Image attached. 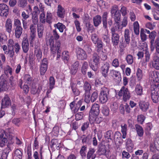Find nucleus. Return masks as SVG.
I'll use <instances>...</instances> for the list:
<instances>
[{
	"label": "nucleus",
	"mask_w": 159,
	"mask_h": 159,
	"mask_svg": "<svg viewBox=\"0 0 159 159\" xmlns=\"http://www.w3.org/2000/svg\"><path fill=\"white\" fill-rule=\"evenodd\" d=\"M111 41L113 46H117L119 43L120 36L116 32H111Z\"/></svg>",
	"instance_id": "21"
},
{
	"label": "nucleus",
	"mask_w": 159,
	"mask_h": 159,
	"mask_svg": "<svg viewBox=\"0 0 159 159\" xmlns=\"http://www.w3.org/2000/svg\"><path fill=\"white\" fill-rule=\"evenodd\" d=\"M153 83L151 85V98L154 103H157L159 101V73L152 72Z\"/></svg>",
	"instance_id": "1"
},
{
	"label": "nucleus",
	"mask_w": 159,
	"mask_h": 159,
	"mask_svg": "<svg viewBox=\"0 0 159 159\" xmlns=\"http://www.w3.org/2000/svg\"><path fill=\"white\" fill-rule=\"evenodd\" d=\"M11 102L10 98L7 95L5 96L2 100V106L4 107H7L10 105Z\"/></svg>",
	"instance_id": "26"
},
{
	"label": "nucleus",
	"mask_w": 159,
	"mask_h": 159,
	"mask_svg": "<svg viewBox=\"0 0 159 159\" xmlns=\"http://www.w3.org/2000/svg\"><path fill=\"white\" fill-rule=\"evenodd\" d=\"M84 116L83 112H78L75 114V119L76 120H79L82 119Z\"/></svg>",
	"instance_id": "57"
},
{
	"label": "nucleus",
	"mask_w": 159,
	"mask_h": 159,
	"mask_svg": "<svg viewBox=\"0 0 159 159\" xmlns=\"http://www.w3.org/2000/svg\"><path fill=\"white\" fill-rule=\"evenodd\" d=\"M29 43L27 38H24L22 42V47L23 51L25 53H27L29 49Z\"/></svg>",
	"instance_id": "20"
},
{
	"label": "nucleus",
	"mask_w": 159,
	"mask_h": 159,
	"mask_svg": "<svg viewBox=\"0 0 159 159\" xmlns=\"http://www.w3.org/2000/svg\"><path fill=\"white\" fill-rule=\"evenodd\" d=\"M91 39L93 43L95 44H96V43H97L99 41L102 40L99 38L98 35L95 33L91 34Z\"/></svg>",
	"instance_id": "44"
},
{
	"label": "nucleus",
	"mask_w": 159,
	"mask_h": 159,
	"mask_svg": "<svg viewBox=\"0 0 159 159\" xmlns=\"http://www.w3.org/2000/svg\"><path fill=\"white\" fill-rule=\"evenodd\" d=\"M60 38V36L57 33L56 28L53 30L52 31V35L50 36L49 38L47 39H46V44L47 46L51 47V49L54 52V48H55L54 46H55L54 44V40H57Z\"/></svg>",
	"instance_id": "4"
},
{
	"label": "nucleus",
	"mask_w": 159,
	"mask_h": 159,
	"mask_svg": "<svg viewBox=\"0 0 159 159\" xmlns=\"http://www.w3.org/2000/svg\"><path fill=\"white\" fill-rule=\"evenodd\" d=\"M4 73L6 77L8 78L9 77V74L10 75H12V68L9 65L6 66L3 69Z\"/></svg>",
	"instance_id": "36"
},
{
	"label": "nucleus",
	"mask_w": 159,
	"mask_h": 159,
	"mask_svg": "<svg viewBox=\"0 0 159 159\" xmlns=\"http://www.w3.org/2000/svg\"><path fill=\"white\" fill-rule=\"evenodd\" d=\"M145 118V117L143 115H139L137 116V121L139 123L141 124H143Z\"/></svg>",
	"instance_id": "59"
},
{
	"label": "nucleus",
	"mask_w": 159,
	"mask_h": 159,
	"mask_svg": "<svg viewBox=\"0 0 159 159\" xmlns=\"http://www.w3.org/2000/svg\"><path fill=\"white\" fill-rule=\"evenodd\" d=\"M120 123L116 120H113L112 121V127L113 128L116 129H118L120 126Z\"/></svg>",
	"instance_id": "62"
},
{
	"label": "nucleus",
	"mask_w": 159,
	"mask_h": 159,
	"mask_svg": "<svg viewBox=\"0 0 159 159\" xmlns=\"http://www.w3.org/2000/svg\"><path fill=\"white\" fill-rule=\"evenodd\" d=\"M23 119L21 118H14L12 120L13 123L16 126H19L23 122Z\"/></svg>",
	"instance_id": "55"
},
{
	"label": "nucleus",
	"mask_w": 159,
	"mask_h": 159,
	"mask_svg": "<svg viewBox=\"0 0 159 159\" xmlns=\"http://www.w3.org/2000/svg\"><path fill=\"white\" fill-rule=\"evenodd\" d=\"M55 80L54 77L52 76H50L49 78V87L51 89H53L55 84Z\"/></svg>",
	"instance_id": "60"
},
{
	"label": "nucleus",
	"mask_w": 159,
	"mask_h": 159,
	"mask_svg": "<svg viewBox=\"0 0 159 159\" xmlns=\"http://www.w3.org/2000/svg\"><path fill=\"white\" fill-rule=\"evenodd\" d=\"M14 134L9 131V130H5L1 131L0 133V147H4L7 142V139L12 140Z\"/></svg>",
	"instance_id": "3"
},
{
	"label": "nucleus",
	"mask_w": 159,
	"mask_h": 159,
	"mask_svg": "<svg viewBox=\"0 0 159 159\" xmlns=\"http://www.w3.org/2000/svg\"><path fill=\"white\" fill-rule=\"evenodd\" d=\"M7 38L4 33H0V44H4L6 43Z\"/></svg>",
	"instance_id": "42"
},
{
	"label": "nucleus",
	"mask_w": 159,
	"mask_h": 159,
	"mask_svg": "<svg viewBox=\"0 0 159 159\" xmlns=\"http://www.w3.org/2000/svg\"><path fill=\"white\" fill-rule=\"evenodd\" d=\"M133 30L134 34L138 35L139 34V25L137 21H135L133 24Z\"/></svg>",
	"instance_id": "38"
},
{
	"label": "nucleus",
	"mask_w": 159,
	"mask_h": 159,
	"mask_svg": "<svg viewBox=\"0 0 159 159\" xmlns=\"http://www.w3.org/2000/svg\"><path fill=\"white\" fill-rule=\"evenodd\" d=\"M145 32V30L143 28H141L140 29V36L141 40L143 42L146 41L147 39V36Z\"/></svg>",
	"instance_id": "52"
},
{
	"label": "nucleus",
	"mask_w": 159,
	"mask_h": 159,
	"mask_svg": "<svg viewBox=\"0 0 159 159\" xmlns=\"http://www.w3.org/2000/svg\"><path fill=\"white\" fill-rule=\"evenodd\" d=\"M149 103L145 101H140L139 103L140 109L143 112H146L149 108Z\"/></svg>",
	"instance_id": "25"
},
{
	"label": "nucleus",
	"mask_w": 159,
	"mask_h": 159,
	"mask_svg": "<svg viewBox=\"0 0 159 159\" xmlns=\"http://www.w3.org/2000/svg\"><path fill=\"white\" fill-rule=\"evenodd\" d=\"M100 63V57L96 52H94L92 56L90 66L92 69L96 71H97L98 65Z\"/></svg>",
	"instance_id": "6"
},
{
	"label": "nucleus",
	"mask_w": 159,
	"mask_h": 159,
	"mask_svg": "<svg viewBox=\"0 0 159 159\" xmlns=\"http://www.w3.org/2000/svg\"><path fill=\"white\" fill-rule=\"evenodd\" d=\"M76 56L77 58L79 60H86L87 55L86 52L83 49L79 48L76 50Z\"/></svg>",
	"instance_id": "15"
},
{
	"label": "nucleus",
	"mask_w": 159,
	"mask_h": 159,
	"mask_svg": "<svg viewBox=\"0 0 159 159\" xmlns=\"http://www.w3.org/2000/svg\"><path fill=\"white\" fill-rule=\"evenodd\" d=\"M120 11L123 16L124 17L126 16H125L127 14V8L125 7L124 6H121V9L120 10Z\"/></svg>",
	"instance_id": "61"
},
{
	"label": "nucleus",
	"mask_w": 159,
	"mask_h": 159,
	"mask_svg": "<svg viewBox=\"0 0 159 159\" xmlns=\"http://www.w3.org/2000/svg\"><path fill=\"white\" fill-rule=\"evenodd\" d=\"M14 50L16 54L18 53L21 49L20 46L18 43H16L13 47Z\"/></svg>",
	"instance_id": "63"
},
{
	"label": "nucleus",
	"mask_w": 159,
	"mask_h": 159,
	"mask_svg": "<svg viewBox=\"0 0 159 159\" xmlns=\"http://www.w3.org/2000/svg\"><path fill=\"white\" fill-rule=\"evenodd\" d=\"M126 147L127 150L129 152H131L133 150L134 144L130 139H128L126 143Z\"/></svg>",
	"instance_id": "35"
},
{
	"label": "nucleus",
	"mask_w": 159,
	"mask_h": 159,
	"mask_svg": "<svg viewBox=\"0 0 159 159\" xmlns=\"http://www.w3.org/2000/svg\"><path fill=\"white\" fill-rule=\"evenodd\" d=\"M8 88L7 79L5 75H2L0 77V92L5 91Z\"/></svg>",
	"instance_id": "10"
},
{
	"label": "nucleus",
	"mask_w": 159,
	"mask_h": 159,
	"mask_svg": "<svg viewBox=\"0 0 159 159\" xmlns=\"http://www.w3.org/2000/svg\"><path fill=\"white\" fill-rule=\"evenodd\" d=\"M154 144L156 149L159 151V134H157L154 139Z\"/></svg>",
	"instance_id": "45"
},
{
	"label": "nucleus",
	"mask_w": 159,
	"mask_h": 159,
	"mask_svg": "<svg viewBox=\"0 0 159 159\" xmlns=\"http://www.w3.org/2000/svg\"><path fill=\"white\" fill-rule=\"evenodd\" d=\"M95 150L94 148H90L87 154V159H94L96 157V154L95 153Z\"/></svg>",
	"instance_id": "31"
},
{
	"label": "nucleus",
	"mask_w": 159,
	"mask_h": 159,
	"mask_svg": "<svg viewBox=\"0 0 159 159\" xmlns=\"http://www.w3.org/2000/svg\"><path fill=\"white\" fill-rule=\"evenodd\" d=\"M38 36L39 38H42L43 33V27L41 25L37 26Z\"/></svg>",
	"instance_id": "48"
},
{
	"label": "nucleus",
	"mask_w": 159,
	"mask_h": 159,
	"mask_svg": "<svg viewBox=\"0 0 159 159\" xmlns=\"http://www.w3.org/2000/svg\"><path fill=\"white\" fill-rule=\"evenodd\" d=\"M48 62L47 58H43L41 61L39 66L40 75H44L48 69Z\"/></svg>",
	"instance_id": "11"
},
{
	"label": "nucleus",
	"mask_w": 159,
	"mask_h": 159,
	"mask_svg": "<svg viewBox=\"0 0 159 159\" xmlns=\"http://www.w3.org/2000/svg\"><path fill=\"white\" fill-rule=\"evenodd\" d=\"M118 95L120 97H122L123 101L126 102L130 97V94L128 89L124 86H122L118 92Z\"/></svg>",
	"instance_id": "9"
},
{
	"label": "nucleus",
	"mask_w": 159,
	"mask_h": 159,
	"mask_svg": "<svg viewBox=\"0 0 159 159\" xmlns=\"http://www.w3.org/2000/svg\"><path fill=\"white\" fill-rule=\"evenodd\" d=\"M108 14V12L107 11L104 12L103 13L102 17L103 27L106 29H107V18Z\"/></svg>",
	"instance_id": "32"
},
{
	"label": "nucleus",
	"mask_w": 159,
	"mask_h": 159,
	"mask_svg": "<svg viewBox=\"0 0 159 159\" xmlns=\"http://www.w3.org/2000/svg\"><path fill=\"white\" fill-rule=\"evenodd\" d=\"M9 12L8 6L4 3L0 4V15L1 16L7 17Z\"/></svg>",
	"instance_id": "17"
},
{
	"label": "nucleus",
	"mask_w": 159,
	"mask_h": 159,
	"mask_svg": "<svg viewBox=\"0 0 159 159\" xmlns=\"http://www.w3.org/2000/svg\"><path fill=\"white\" fill-rule=\"evenodd\" d=\"M14 22L15 36L16 38L19 39L23 31L21 23L18 19H15Z\"/></svg>",
	"instance_id": "5"
},
{
	"label": "nucleus",
	"mask_w": 159,
	"mask_h": 159,
	"mask_svg": "<svg viewBox=\"0 0 159 159\" xmlns=\"http://www.w3.org/2000/svg\"><path fill=\"white\" fill-rule=\"evenodd\" d=\"M110 67L109 62H106L102 64L100 67V72L102 76L105 78L108 76V73Z\"/></svg>",
	"instance_id": "13"
},
{
	"label": "nucleus",
	"mask_w": 159,
	"mask_h": 159,
	"mask_svg": "<svg viewBox=\"0 0 159 159\" xmlns=\"http://www.w3.org/2000/svg\"><path fill=\"white\" fill-rule=\"evenodd\" d=\"M157 36V33L155 31H153L151 32L149 35V38L151 39L150 41V51L153 52L155 48L156 50V54H159V40L156 39L155 41V37Z\"/></svg>",
	"instance_id": "2"
},
{
	"label": "nucleus",
	"mask_w": 159,
	"mask_h": 159,
	"mask_svg": "<svg viewBox=\"0 0 159 159\" xmlns=\"http://www.w3.org/2000/svg\"><path fill=\"white\" fill-rule=\"evenodd\" d=\"M24 80L25 83L29 85H31L33 83V78L29 74H26L24 75Z\"/></svg>",
	"instance_id": "33"
},
{
	"label": "nucleus",
	"mask_w": 159,
	"mask_h": 159,
	"mask_svg": "<svg viewBox=\"0 0 159 159\" xmlns=\"http://www.w3.org/2000/svg\"><path fill=\"white\" fill-rule=\"evenodd\" d=\"M129 44H126L125 42H124L123 41L121 42L119 45V53L121 54H123L127 45Z\"/></svg>",
	"instance_id": "41"
},
{
	"label": "nucleus",
	"mask_w": 159,
	"mask_h": 159,
	"mask_svg": "<svg viewBox=\"0 0 159 159\" xmlns=\"http://www.w3.org/2000/svg\"><path fill=\"white\" fill-rule=\"evenodd\" d=\"M79 62L76 61L71 66L70 70V73L73 75H75L78 69Z\"/></svg>",
	"instance_id": "34"
},
{
	"label": "nucleus",
	"mask_w": 159,
	"mask_h": 159,
	"mask_svg": "<svg viewBox=\"0 0 159 159\" xmlns=\"http://www.w3.org/2000/svg\"><path fill=\"white\" fill-rule=\"evenodd\" d=\"M125 60L128 65H132L134 61V58L133 56L130 54H128L125 57Z\"/></svg>",
	"instance_id": "49"
},
{
	"label": "nucleus",
	"mask_w": 159,
	"mask_h": 159,
	"mask_svg": "<svg viewBox=\"0 0 159 159\" xmlns=\"http://www.w3.org/2000/svg\"><path fill=\"white\" fill-rule=\"evenodd\" d=\"M93 20L94 25L97 27L101 23L102 17L100 15H97L93 18Z\"/></svg>",
	"instance_id": "39"
},
{
	"label": "nucleus",
	"mask_w": 159,
	"mask_h": 159,
	"mask_svg": "<svg viewBox=\"0 0 159 159\" xmlns=\"http://www.w3.org/2000/svg\"><path fill=\"white\" fill-rule=\"evenodd\" d=\"M120 23V25L122 29L123 27H126L128 23L127 17H124L122 21Z\"/></svg>",
	"instance_id": "56"
},
{
	"label": "nucleus",
	"mask_w": 159,
	"mask_h": 159,
	"mask_svg": "<svg viewBox=\"0 0 159 159\" xmlns=\"http://www.w3.org/2000/svg\"><path fill=\"white\" fill-rule=\"evenodd\" d=\"M98 116L97 115L89 118V120L91 124L94 123L99 124L102 121V118Z\"/></svg>",
	"instance_id": "30"
},
{
	"label": "nucleus",
	"mask_w": 159,
	"mask_h": 159,
	"mask_svg": "<svg viewBox=\"0 0 159 159\" xmlns=\"http://www.w3.org/2000/svg\"><path fill=\"white\" fill-rule=\"evenodd\" d=\"M135 91L137 95L139 96L141 95L143 93L142 87L139 84H137L135 87Z\"/></svg>",
	"instance_id": "47"
},
{
	"label": "nucleus",
	"mask_w": 159,
	"mask_h": 159,
	"mask_svg": "<svg viewBox=\"0 0 159 159\" xmlns=\"http://www.w3.org/2000/svg\"><path fill=\"white\" fill-rule=\"evenodd\" d=\"M69 88H70L72 91V93L74 96L76 97L79 96L80 93L79 89L77 88V85L76 83L73 81H71Z\"/></svg>",
	"instance_id": "16"
},
{
	"label": "nucleus",
	"mask_w": 159,
	"mask_h": 159,
	"mask_svg": "<svg viewBox=\"0 0 159 159\" xmlns=\"http://www.w3.org/2000/svg\"><path fill=\"white\" fill-rule=\"evenodd\" d=\"M39 20L40 21L42 24H45L46 22V18L45 14L43 12H42L40 15Z\"/></svg>",
	"instance_id": "64"
},
{
	"label": "nucleus",
	"mask_w": 159,
	"mask_h": 159,
	"mask_svg": "<svg viewBox=\"0 0 159 159\" xmlns=\"http://www.w3.org/2000/svg\"><path fill=\"white\" fill-rule=\"evenodd\" d=\"M109 89L105 87L101 88L99 94V100L101 103H104L107 101L109 97Z\"/></svg>",
	"instance_id": "7"
},
{
	"label": "nucleus",
	"mask_w": 159,
	"mask_h": 159,
	"mask_svg": "<svg viewBox=\"0 0 159 159\" xmlns=\"http://www.w3.org/2000/svg\"><path fill=\"white\" fill-rule=\"evenodd\" d=\"M155 55L154 56L153 61L152 62V65L153 67L157 70H159V57L155 53Z\"/></svg>",
	"instance_id": "27"
},
{
	"label": "nucleus",
	"mask_w": 159,
	"mask_h": 159,
	"mask_svg": "<svg viewBox=\"0 0 159 159\" xmlns=\"http://www.w3.org/2000/svg\"><path fill=\"white\" fill-rule=\"evenodd\" d=\"M88 98L86 97V96H85L84 97L85 101L87 103H89L90 101L93 102L95 101L98 98V93L97 92L95 91L93 93L91 97L89 94H88Z\"/></svg>",
	"instance_id": "18"
},
{
	"label": "nucleus",
	"mask_w": 159,
	"mask_h": 159,
	"mask_svg": "<svg viewBox=\"0 0 159 159\" xmlns=\"http://www.w3.org/2000/svg\"><path fill=\"white\" fill-rule=\"evenodd\" d=\"M102 113L103 116H107L109 114V109L106 106H104L102 108Z\"/></svg>",
	"instance_id": "54"
},
{
	"label": "nucleus",
	"mask_w": 159,
	"mask_h": 159,
	"mask_svg": "<svg viewBox=\"0 0 159 159\" xmlns=\"http://www.w3.org/2000/svg\"><path fill=\"white\" fill-rule=\"evenodd\" d=\"M107 148L105 145H101L99 147L98 152L100 153V154L105 155L106 152Z\"/></svg>",
	"instance_id": "53"
},
{
	"label": "nucleus",
	"mask_w": 159,
	"mask_h": 159,
	"mask_svg": "<svg viewBox=\"0 0 159 159\" xmlns=\"http://www.w3.org/2000/svg\"><path fill=\"white\" fill-rule=\"evenodd\" d=\"M100 106L97 103H94L92 106L89 112V118L98 115L100 113Z\"/></svg>",
	"instance_id": "12"
},
{
	"label": "nucleus",
	"mask_w": 159,
	"mask_h": 159,
	"mask_svg": "<svg viewBox=\"0 0 159 159\" xmlns=\"http://www.w3.org/2000/svg\"><path fill=\"white\" fill-rule=\"evenodd\" d=\"M5 31L9 34H11L12 28V21L9 18L7 19L5 22L4 26Z\"/></svg>",
	"instance_id": "19"
},
{
	"label": "nucleus",
	"mask_w": 159,
	"mask_h": 159,
	"mask_svg": "<svg viewBox=\"0 0 159 159\" xmlns=\"http://www.w3.org/2000/svg\"><path fill=\"white\" fill-rule=\"evenodd\" d=\"M57 13L59 17L61 18H64L65 14V10L61 5H58L57 6Z\"/></svg>",
	"instance_id": "24"
},
{
	"label": "nucleus",
	"mask_w": 159,
	"mask_h": 159,
	"mask_svg": "<svg viewBox=\"0 0 159 159\" xmlns=\"http://www.w3.org/2000/svg\"><path fill=\"white\" fill-rule=\"evenodd\" d=\"M143 44H144V47L142 49L145 55V59H146V61H149L150 59L151 54L148 49V45L145 42L143 43Z\"/></svg>",
	"instance_id": "22"
},
{
	"label": "nucleus",
	"mask_w": 159,
	"mask_h": 159,
	"mask_svg": "<svg viewBox=\"0 0 159 159\" xmlns=\"http://www.w3.org/2000/svg\"><path fill=\"white\" fill-rule=\"evenodd\" d=\"M52 15L49 11H48L46 14V22L49 24L52 22Z\"/></svg>",
	"instance_id": "51"
},
{
	"label": "nucleus",
	"mask_w": 159,
	"mask_h": 159,
	"mask_svg": "<svg viewBox=\"0 0 159 159\" xmlns=\"http://www.w3.org/2000/svg\"><path fill=\"white\" fill-rule=\"evenodd\" d=\"M122 29L120 22H114L113 26L111 30V32H116V31H119Z\"/></svg>",
	"instance_id": "29"
},
{
	"label": "nucleus",
	"mask_w": 159,
	"mask_h": 159,
	"mask_svg": "<svg viewBox=\"0 0 159 159\" xmlns=\"http://www.w3.org/2000/svg\"><path fill=\"white\" fill-rule=\"evenodd\" d=\"M124 39L125 42L126 44H129L130 43V34L129 30L128 29H126L124 31Z\"/></svg>",
	"instance_id": "40"
},
{
	"label": "nucleus",
	"mask_w": 159,
	"mask_h": 159,
	"mask_svg": "<svg viewBox=\"0 0 159 159\" xmlns=\"http://www.w3.org/2000/svg\"><path fill=\"white\" fill-rule=\"evenodd\" d=\"M111 73L112 74V77L117 80L118 81L121 80V75L119 71L112 70L111 71Z\"/></svg>",
	"instance_id": "37"
},
{
	"label": "nucleus",
	"mask_w": 159,
	"mask_h": 159,
	"mask_svg": "<svg viewBox=\"0 0 159 159\" xmlns=\"http://www.w3.org/2000/svg\"><path fill=\"white\" fill-rule=\"evenodd\" d=\"M111 13V17L114 19V22H120L121 18V14L119 11L117 5H114L112 6Z\"/></svg>",
	"instance_id": "8"
},
{
	"label": "nucleus",
	"mask_w": 159,
	"mask_h": 159,
	"mask_svg": "<svg viewBox=\"0 0 159 159\" xmlns=\"http://www.w3.org/2000/svg\"><path fill=\"white\" fill-rule=\"evenodd\" d=\"M82 101L80 100L76 104V107H75V109L73 110L74 113H77L79 110V108L82 104Z\"/></svg>",
	"instance_id": "58"
},
{
	"label": "nucleus",
	"mask_w": 159,
	"mask_h": 159,
	"mask_svg": "<svg viewBox=\"0 0 159 159\" xmlns=\"http://www.w3.org/2000/svg\"><path fill=\"white\" fill-rule=\"evenodd\" d=\"M55 48L54 49V52L51 49V47H50V50L52 54H55L56 52H57V59L60 58L61 57V43L59 41H56L55 46H54Z\"/></svg>",
	"instance_id": "14"
},
{
	"label": "nucleus",
	"mask_w": 159,
	"mask_h": 159,
	"mask_svg": "<svg viewBox=\"0 0 159 159\" xmlns=\"http://www.w3.org/2000/svg\"><path fill=\"white\" fill-rule=\"evenodd\" d=\"M34 52L37 58V60L39 61L42 59V52L40 47L35 46L34 47Z\"/></svg>",
	"instance_id": "28"
},
{
	"label": "nucleus",
	"mask_w": 159,
	"mask_h": 159,
	"mask_svg": "<svg viewBox=\"0 0 159 159\" xmlns=\"http://www.w3.org/2000/svg\"><path fill=\"white\" fill-rule=\"evenodd\" d=\"M54 26L55 28L58 29L59 31L61 33L63 32L64 29L66 28L65 25L60 22H58L57 24H55L54 25Z\"/></svg>",
	"instance_id": "43"
},
{
	"label": "nucleus",
	"mask_w": 159,
	"mask_h": 159,
	"mask_svg": "<svg viewBox=\"0 0 159 159\" xmlns=\"http://www.w3.org/2000/svg\"><path fill=\"white\" fill-rule=\"evenodd\" d=\"M91 88V87L90 84L87 81H85L83 86V89L84 91V97L86 96V97L88 98V95L90 94Z\"/></svg>",
	"instance_id": "23"
},
{
	"label": "nucleus",
	"mask_w": 159,
	"mask_h": 159,
	"mask_svg": "<svg viewBox=\"0 0 159 159\" xmlns=\"http://www.w3.org/2000/svg\"><path fill=\"white\" fill-rule=\"evenodd\" d=\"M137 79L138 81H140L143 77V71L139 68H138L136 73Z\"/></svg>",
	"instance_id": "50"
},
{
	"label": "nucleus",
	"mask_w": 159,
	"mask_h": 159,
	"mask_svg": "<svg viewBox=\"0 0 159 159\" xmlns=\"http://www.w3.org/2000/svg\"><path fill=\"white\" fill-rule=\"evenodd\" d=\"M88 67V62L86 61L84 62L81 69V72L83 75H85L86 74L87 71Z\"/></svg>",
	"instance_id": "46"
}]
</instances>
